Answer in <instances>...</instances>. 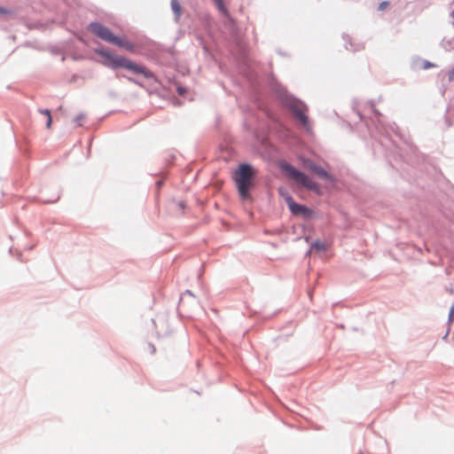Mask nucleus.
<instances>
[{"instance_id": "obj_1", "label": "nucleus", "mask_w": 454, "mask_h": 454, "mask_svg": "<svg viewBox=\"0 0 454 454\" xmlns=\"http://www.w3.org/2000/svg\"><path fill=\"white\" fill-rule=\"evenodd\" d=\"M96 52L105 59V65L107 67L112 69L125 68L135 74H143L146 79L154 77L153 73L146 69L144 66L138 65L123 56L114 55L109 50L101 48L98 49Z\"/></svg>"}, {"instance_id": "obj_2", "label": "nucleus", "mask_w": 454, "mask_h": 454, "mask_svg": "<svg viewBox=\"0 0 454 454\" xmlns=\"http://www.w3.org/2000/svg\"><path fill=\"white\" fill-rule=\"evenodd\" d=\"M278 98L282 105L287 108L302 126L309 125V118L306 114L307 106L300 99L288 93L284 88L278 89Z\"/></svg>"}, {"instance_id": "obj_3", "label": "nucleus", "mask_w": 454, "mask_h": 454, "mask_svg": "<svg viewBox=\"0 0 454 454\" xmlns=\"http://www.w3.org/2000/svg\"><path fill=\"white\" fill-rule=\"evenodd\" d=\"M254 176V168L249 163L239 164L234 172L233 180L236 183L239 196L244 200L250 197L249 192L253 186Z\"/></svg>"}, {"instance_id": "obj_4", "label": "nucleus", "mask_w": 454, "mask_h": 454, "mask_svg": "<svg viewBox=\"0 0 454 454\" xmlns=\"http://www.w3.org/2000/svg\"><path fill=\"white\" fill-rule=\"evenodd\" d=\"M281 168L288 175L290 178L301 184L309 191L314 192H319V185L309 178L305 173L299 170L289 163H284L281 165Z\"/></svg>"}, {"instance_id": "obj_5", "label": "nucleus", "mask_w": 454, "mask_h": 454, "mask_svg": "<svg viewBox=\"0 0 454 454\" xmlns=\"http://www.w3.org/2000/svg\"><path fill=\"white\" fill-rule=\"evenodd\" d=\"M286 201L289 210L293 215H301L305 219L312 218L314 215L313 210L305 205L295 202L292 196H287L286 198Z\"/></svg>"}, {"instance_id": "obj_6", "label": "nucleus", "mask_w": 454, "mask_h": 454, "mask_svg": "<svg viewBox=\"0 0 454 454\" xmlns=\"http://www.w3.org/2000/svg\"><path fill=\"white\" fill-rule=\"evenodd\" d=\"M89 29L93 35L108 43H112L115 36L108 27L99 22H91Z\"/></svg>"}, {"instance_id": "obj_7", "label": "nucleus", "mask_w": 454, "mask_h": 454, "mask_svg": "<svg viewBox=\"0 0 454 454\" xmlns=\"http://www.w3.org/2000/svg\"><path fill=\"white\" fill-rule=\"evenodd\" d=\"M89 29L93 35L108 43H112L115 36L108 27L99 22H91Z\"/></svg>"}, {"instance_id": "obj_8", "label": "nucleus", "mask_w": 454, "mask_h": 454, "mask_svg": "<svg viewBox=\"0 0 454 454\" xmlns=\"http://www.w3.org/2000/svg\"><path fill=\"white\" fill-rule=\"evenodd\" d=\"M111 43L123 48L129 51H133L135 49V45L132 42L118 35L114 36Z\"/></svg>"}, {"instance_id": "obj_9", "label": "nucleus", "mask_w": 454, "mask_h": 454, "mask_svg": "<svg viewBox=\"0 0 454 454\" xmlns=\"http://www.w3.org/2000/svg\"><path fill=\"white\" fill-rule=\"evenodd\" d=\"M313 173L316 174L322 180L331 183L335 181V177L319 165L317 168H315V171Z\"/></svg>"}, {"instance_id": "obj_10", "label": "nucleus", "mask_w": 454, "mask_h": 454, "mask_svg": "<svg viewBox=\"0 0 454 454\" xmlns=\"http://www.w3.org/2000/svg\"><path fill=\"white\" fill-rule=\"evenodd\" d=\"M343 40L345 41V48L348 51H359L361 50L364 49V44L363 43H356V44H353L352 42H351V39L350 37L348 35H343Z\"/></svg>"}, {"instance_id": "obj_11", "label": "nucleus", "mask_w": 454, "mask_h": 454, "mask_svg": "<svg viewBox=\"0 0 454 454\" xmlns=\"http://www.w3.org/2000/svg\"><path fill=\"white\" fill-rule=\"evenodd\" d=\"M171 10L175 15V20H178L182 15V9L178 0L170 1Z\"/></svg>"}, {"instance_id": "obj_12", "label": "nucleus", "mask_w": 454, "mask_h": 454, "mask_svg": "<svg viewBox=\"0 0 454 454\" xmlns=\"http://www.w3.org/2000/svg\"><path fill=\"white\" fill-rule=\"evenodd\" d=\"M315 249L317 252H325L326 250V246L324 242L317 239L315 241H313L311 244H310V249Z\"/></svg>"}, {"instance_id": "obj_13", "label": "nucleus", "mask_w": 454, "mask_h": 454, "mask_svg": "<svg viewBox=\"0 0 454 454\" xmlns=\"http://www.w3.org/2000/svg\"><path fill=\"white\" fill-rule=\"evenodd\" d=\"M213 2L220 12H222L223 15H228V10L223 3V0H213Z\"/></svg>"}, {"instance_id": "obj_14", "label": "nucleus", "mask_w": 454, "mask_h": 454, "mask_svg": "<svg viewBox=\"0 0 454 454\" xmlns=\"http://www.w3.org/2000/svg\"><path fill=\"white\" fill-rule=\"evenodd\" d=\"M0 16L12 17L14 16V12L11 9L0 6Z\"/></svg>"}, {"instance_id": "obj_15", "label": "nucleus", "mask_w": 454, "mask_h": 454, "mask_svg": "<svg viewBox=\"0 0 454 454\" xmlns=\"http://www.w3.org/2000/svg\"><path fill=\"white\" fill-rule=\"evenodd\" d=\"M368 104L370 105V107L372 108L373 114L378 117V121L381 124V121L380 119V117H381V114L379 112L378 109L375 108L374 100H370Z\"/></svg>"}, {"instance_id": "obj_16", "label": "nucleus", "mask_w": 454, "mask_h": 454, "mask_svg": "<svg viewBox=\"0 0 454 454\" xmlns=\"http://www.w3.org/2000/svg\"><path fill=\"white\" fill-rule=\"evenodd\" d=\"M304 166L309 169L310 171L314 172L315 171V168H317L318 165L316 164L313 160H306L304 161Z\"/></svg>"}, {"instance_id": "obj_17", "label": "nucleus", "mask_w": 454, "mask_h": 454, "mask_svg": "<svg viewBox=\"0 0 454 454\" xmlns=\"http://www.w3.org/2000/svg\"><path fill=\"white\" fill-rule=\"evenodd\" d=\"M84 117H85L84 114H80L75 116V118L74 119V121L77 124V126H82V121L84 119Z\"/></svg>"}, {"instance_id": "obj_18", "label": "nucleus", "mask_w": 454, "mask_h": 454, "mask_svg": "<svg viewBox=\"0 0 454 454\" xmlns=\"http://www.w3.org/2000/svg\"><path fill=\"white\" fill-rule=\"evenodd\" d=\"M389 3L387 1H383L379 4L378 10L383 11L388 6Z\"/></svg>"}, {"instance_id": "obj_19", "label": "nucleus", "mask_w": 454, "mask_h": 454, "mask_svg": "<svg viewBox=\"0 0 454 454\" xmlns=\"http://www.w3.org/2000/svg\"><path fill=\"white\" fill-rule=\"evenodd\" d=\"M176 91H177L178 95L184 96L185 94V92H186V89L184 87L178 86L176 88Z\"/></svg>"}, {"instance_id": "obj_20", "label": "nucleus", "mask_w": 454, "mask_h": 454, "mask_svg": "<svg viewBox=\"0 0 454 454\" xmlns=\"http://www.w3.org/2000/svg\"><path fill=\"white\" fill-rule=\"evenodd\" d=\"M454 319V303L452 304L450 312H449V321H452Z\"/></svg>"}, {"instance_id": "obj_21", "label": "nucleus", "mask_w": 454, "mask_h": 454, "mask_svg": "<svg viewBox=\"0 0 454 454\" xmlns=\"http://www.w3.org/2000/svg\"><path fill=\"white\" fill-rule=\"evenodd\" d=\"M434 64H433V63H431V62H429L427 60H425L424 64H423L424 69H427V68H429L431 67H434Z\"/></svg>"}, {"instance_id": "obj_22", "label": "nucleus", "mask_w": 454, "mask_h": 454, "mask_svg": "<svg viewBox=\"0 0 454 454\" xmlns=\"http://www.w3.org/2000/svg\"><path fill=\"white\" fill-rule=\"evenodd\" d=\"M52 118L51 115L47 116L46 127L50 129L51 127Z\"/></svg>"}, {"instance_id": "obj_23", "label": "nucleus", "mask_w": 454, "mask_h": 454, "mask_svg": "<svg viewBox=\"0 0 454 454\" xmlns=\"http://www.w3.org/2000/svg\"><path fill=\"white\" fill-rule=\"evenodd\" d=\"M39 113L45 114L46 116L51 115V111L49 109H39Z\"/></svg>"}, {"instance_id": "obj_24", "label": "nucleus", "mask_w": 454, "mask_h": 454, "mask_svg": "<svg viewBox=\"0 0 454 454\" xmlns=\"http://www.w3.org/2000/svg\"><path fill=\"white\" fill-rule=\"evenodd\" d=\"M448 75H449V79H450V80H451V79H453V78H454V67H452V69H451V70H450V72H449Z\"/></svg>"}, {"instance_id": "obj_25", "label": "nucleus", "mask_w": 454, "mask_h": 454, "mask_svg": "<svg viewBox=\"0 0 454 454\" xmlns=\"http://www.w3.org/2000/svg\"><path fill=\"white\" fill-rule=\"evenodd\" d=\"M128 80L136 83V84H138V85H141V83L139 82H137V80L134 79V78H130V77H128Z\"/></svg>"}, {"instance_id": "obj_26", "label": "nucleus", "mask_w": 454, "mask_h": 454, "mask_svg": "<svg viewBox=\"0 0 454 454\" xmlns=\"http://www.w3.org/2000/svg\"><path fill=\"white\" fill-rule=\"evenodd\" d=\"M390 129L392 131L396 132L397 126L394 123L393 125L390 126Z\"/></svg>"}, {"instance_id": "obj_27", "label": "nucleus", "mask_w": 454, "mask_h": 454, "mask_svg": "<svg viewBox=\"0 0 454 454\" xmlns=\"http://www.w3.org/2000/svg\"><path fill=\"white\" fill-rule=\"evenodd\" d=\"M178 206H179L180 208L184 209V201H180L178 203Z\"/></svg>"}, {"instance_id": "obj_28", "label": "nucleus", "mask_w": 454, "mask_h": 454, "mask_svg": "<svg viewBox=\"0 0 454 454\" xmlns=\"http://www.w3.org/2000/svg\"><path fill=\"white\" fill-rule=\"evenodd\" d=\"M150 350H152V353L155 352V348L153 344H150Z\"/></svg>"}, {"instance_id": "obj_29", "label": "nucleus", "mask_w": 454, "mask_h": 454, "mask_svg": "<svg viewBox=\"0 0 454 454\" xmlns=\"http://www.w3.org/2000/svg\"><path fill=\"white\" fill-rule=\"evenodd\" d=\"M184 294L193 296V294L190 290H186Z\"/></svg>"}, {"instance_id": "obj_30", "label": "nucleus", "mask_w": 454, "mask_h": 454, "mask_svg": "<svg viewBox=\"0 0 454 454\" xmlns=\"http://www.w3.org/2000/svg\"><path fill=\"white\" fill-rule=\"evenodd\" d=\"M450 16L452 19H454V10L450 12Z\"/></svg>"}, {"instance_id": "obj_31", "label": "nucleus", "mask_w": 454, "mask_h": 454, "mask_svg": "<svg viewBox=\"0 0 454 454\" xmlns=\"http://www.w3.org/2000/svg\"><path fill=\"white\" fill-rule=\"evenodd\" d=\"M161 184H162V182H161V181H158V182H157V185H160Z\"/></svg>"}]
</instances>
